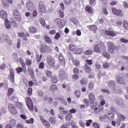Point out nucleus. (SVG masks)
Masks as SVG:
<instances>
[{
    "label": "nucleus",
    "mask_w": 128,
    "mask_h": 128,
    "mask_svg": "<svg viewBox=\"0 0 128 128\" xmlns=\"http://www.w3.org/2000/svg\"><path fill=\"white\" fill-rule=\"evenodd\" d=\"M106 50V47L104 44L102 42H100L99 44H95L94 47V50L96 53L100 54L101 51Z\"/></svg>",
    "instance_id": "nucleus-1"
},
{
    "label": "nucleus",
    "mask_w": 128,
    "mask_h": 128,
    "mask_svg": "<svg viewBox=\"0 0 128 128\" xmlns=\"http://www.w3.org/2000/svg\"><path fill=\"white\" fill-rule=\"evenodd\" d=\"M107 45L108 51L110 53L113 54L115 50L118 51L119 50L118 47L115 45L111 41L107 42Z\"/></svg>",
    "instance_id": "nucleus-2"
},
{
    "label": "nucleus",
    "mask_w": 128,
    "mask_h": 128,
    "mask_svg": "<svg viewBox=\"0 0 128 128\" xmlns=\"http://www.w3.org/2000/svg\"><path fill=\"white\" fill-rule=\"evenodd\" d=\"M25 100L26 104L29 110L32 111H33V106L31 98L29 97H27Z\"/></svg>",
    "instance_id": "nucleus-3"
},
{
    "label": "nucleus",
    "mask_w": 128,
    "mask_h": 128,
    "mask_svg": "<svg viewBox=\"0 0 128 128\" xmlns=\"http://www.w3.org/2000/svg\"><path fill=\"white\" fill-rule=\"evenodd\" d=\"M116 82L118 83L124 84L126 82L125 80V76H124L122 75H119L116 77Z\"/></svg>",
    "instance_id": "nucleus-4"
},
{
    "label": "nucleus",
    "mask_w": 128,
    "mask_h": 128,
    "mask_svg": "<svg viewBox=\"0 0 128 128\" xmlns=\"http://www.w3.org/2000/svg\"><path fill=\"white\" fill-rule=\"evenodd\" d=\"M51 72L48 71V77L51 79V82L54 84H56L58 81V79L56 76H53Z\"/></svg>",
    "instance_id": "nucleus-5"
},
{
    "label": "nucleus",
    "mask_w": 128,
    "mask_h": 128,
    "mask_svg": "<svg viewBox=\"0 0 128 128\" xmlns=\"http://www.w3.org/2000/svg\"><path fill=\"white\" fill-rule=\"evenodd\" d=\"M13 12L14 16L15 18L18 21H20L21 20V18L18 10L17 9L14 10Z\"/></svg>",
    "instance_id": "nucleus-6"
},
{
    "label": "nucleus",
    "mask_w": 128,
    "mask_h": 128,
    "mask_svg": "<svg viewBox=\"0 0 128 128\" xmlns=\"http://www.w3.org/2000/svg\"><path fill=\"white\" fill-rule=\"evenodd\" d=\"M105 33L106 35L111 36L114 37L118 34V33L116 31H110L108 30H106Z\"/></svg>",
    "instance_id": "nucleus-7"
},
{
    "label": "nucleus",
    "mask_w": 128,
    "mask_h": 128,
    "mask_svg": "<svg viewBox=\"0 0 128 128\" xmlns=\"http://www.w3.org/2000/svg\"><path fill=\"white\" fill-rule=\"evenodd\" d=\"M8 108L10 112L13 114H16L17 113V111L16 108L12 104H9Z\"/></svg>",
    "instance_id": "nucleus-8"
},
{
    "label": "nucleus",
    "mask_w": 128,
    "mask_h": 128,
    "mask_svg": "<svg viewBox=\"0 0 128 128\" xmlns=\"http://www.w3.org/2000/svg\"><path fill=\"white\" fill-rule=\"evenodd\" d=\"M88 98L90 104L94 103L96 100V98L94 94L93 93L91 92L89 94Z\"/></svg>",
    "instance_id": "nucleus-9"
},
{
    "label": "nucleus",
    "mask_w": 128,
    "mask_h": 128,
    "mask_svg": "<svg viewBox=\"0 0 128 128\" xmlns=\"http://www.w3.org/2000/svg\"><path fill=\"white\" fill-rule=\"evenodd\" d=\"M54 23H57L58 24V28H61L63 27L64 26V24L62 22V20L59 18H57L54 20Z\"/></svg>",
    "instance_id": "nucleus-10"
},
{
    "label": "nucleus",
    "mask_w": 128,
    "mask_h": 128,
    "mask_svg": "<svg viewBox=\"0 0 128 128\" xmlns=\"http://www.w3.org/2000/svg\"><path fill=\"white\" fill-rule=\"evenodd\" d=\"M26 7L27 9L29 10H32L34 8V6L32 2L28 1L26 4Z\"/></svg>",
    "instance_id": "nucleus-11"
},
{
    "label": "nucleus",
    "mask_w": 128,
    "mask_h": 128,
    "mask_svg": "<svg viewBox=\"0 0 128 128\" xmlns=\"http://www.w3.org/2000/svg\"><path fill=\"white\" fill-rule=\"evenodd\" d=\"M10 72L9 78L11 83L13 84L14 83V70L12 69H10Z\"/></svg>",
    "instance_id": "nucleus-12"
},
{
    "label": "nucleus",
    "mask_w": 128,
    "mask_h": 128,
    "mask_svg": "<svg viewBox=\"0 0 128 128\" xmlns=\"http://www.w3.org/2000/svg\"><path fill=\"white\" fill-rule=\"evenodd\" d=\"M112 12L116 16H120L121 14L122 11L120 10H116L114 8H112Z\"/></svg>",
    "instance_id": "nucleus-13"
},
{
    "label": "nucleus",
    "mask_w": 128,
    "mask_h": 128,
    "mask_svg": "<svg viewBox=\"0 0 128 128\" xmlns=\"http://www.w3.org/2000/svg\"><path fill=\"white\" fill-rule=\"evenodd\" d=\"M59 77L61 80H63L65 78V72L64 70H61L59 72Z\"/></svg>",
    "instance_id": "nucleus-14"
},
{
    "label": "nucleus",
    "mask_w": 128,
    "mask_h": 128,
    "mask_svg": "<svg viewBox=\"0 0 128 128\" xmlns=\"http://www.w3.org/2000/svg\"><path fill=\"white\" fill-rule=\"evenodd\" d=\"M48 65L52 67H54L55 65V62L54 58H51L48 59Z\"/></svg>",
    "instance_id": "nucleus-15"
},
{
    "label": "nucleus",
    "mask_w": 128,
    "mask_h": 128,
    "mask_svg": "<svg viewBox=\"0 0 128 128\" xmlns=\"http://www.w3.org/2000/svg\"><path fill=\"white\" fill-rule=\"evenodd\" d=\"M0 16L3 19H5L7 17V13L4 10H2L0 11Z\"/></svg>",
    "instance_id": "nucleus-16"
},
{
    "label": "nucleus",
    "mask_w": 128,
    "mask_h": 128,
    "mask_svg": "<svg viewBox=\"0 0 128 128\" xmlns=\"http://www.w3.org/2000/svg\"><path fill=\"white\" fill-rule=\"evenodd\" d=\"M5 24L6 28L8 29H10L11 27V24L9 20L7 19L5 20Z\"/></svg>",
    "instance_id": "nucleus-17"
},
{
    "label": "nucleus",
    "mask_w": 128,
    "mask_h": 128,
    "mask_svg": "<svg viewBox=\"0 0 128 128\" xmlns=\"http://www.w3.org/2000/svg\"><path fill=\"white\" fill-rule=\"evenodd\" d=\"M117 115L118 118L121 121H123L126 118L125 116L121 114L118 113Z\"/></svg>",
    "instance_id": "nucleus-18"
},
{
    "label": "nucleus",
    "mask_w": 128,
    "mask_h": 128,
    "mask_svg": "<svg viewBox=\"0 0 128 128\" xmlns=\"http://www.w3.org/2000/svg\"><path fill=\"white\" fill-rule=\"evenodd\" d=\"M88 29L90 30L94 31V32H95L97 30V28L96 26L93 25L89 26Z\"/></svg>",
    "instance_id": "nucleus-19"
},
{
    "label": "nucleus",
    "mask_w": 128,
    "mask_h": 128,
    "mask_svg": "<svg viewBox=\"0 0 128 128\" xmlns=\"http://www.w3.org/2000/svg\"><path fill=\"white\" fill-rule=\"evenodd\" d=\"M39 117L40 120L42 122L44 123L45 126L47 127L48 126V122L47 121L45 120L44 119L42 116H40Z\"/></svg>",
    "instance_id": "nucleus-20"
},
{
    "label": "nucleus",
    "mask_w": 128,
    "mask_h": 128,
    "mask_svg": "<svg viewBox=\"0 0 128 128\" xmlns=\"http://www.w3.org/2000/svg\"><path fill=\"white\" fill-rule=\"evenodd\" d=\"M68 47L69 50L71 52L74 51L76 49V46L74 44H70Z\"/></svg>",
    "instance_id": "nucleus-21"
},
{
    "label": "nucleus",
    "mask_w": 128,
    "mask_h": 128,
    "mask_svg": "<svg viewBox=\"0 0 128 128\" xmlns=\"http://www.w3.org/2000/svg\"><path fill=\"white\" fill-rule=\"evenodd\" d=\"M84 70L86 72L90 73L91 70V68L90 66H89L87 64H85Z\"/></svg>",
    "instance_id": "nucleus-22"
},
{
    "label": "nucleus",
    "mask_w": 128,
    "mask_h": 128,
    "mask_svg": "<svg viewBox=\"0 0 128 128\" xmlns=\"http://www.w3.org/2000/svg\"><path fill=\"white\" fill-rule=\"evenodd\" d=\"M28 70L29 75L31 76L32 78H34V76L33 70L32 69L29 68Z\"/></svg>",
    "instance_id": "nucleus-23"
},
{
    "label": "nucleus",
    "mask_w": 128,
    "mask_h": 128,
    "mask_svg": "<svg viewBox=\"0 0 128 128\" xmlns=\"http://www.w3.org/2000/svg\"><path fill=\"white\" fill-rule=\"evenodd\" d=\"M93 53V51L90 49L84 51V54L85 55H90L92 54Z\"/></svg>",
    "instance_id": "nucleus-24"
},
{
    "label": "nucleus",
    "mask_w": 128,
    "mask_h": 128,
    "mask_svg": "<svg viewBox=\"0 0 128 128\" xmlns=\"http://www.w3.org/2000/svg\"><path fill=\"white\" fill-rule=\"evenodd\" d=\"M40 24L44 27L47 28H48V26H47L43 18H40Z\"/></svg>",
    "instance_id": "nucleus-25"
},
{
    "label": "nucleus",
    "mask_w": 128,
    "mask_h": 128,
    "mask_svg": "<svg viewBox=\"0 0 128 128\" xmlns=\"http://www.w3.org/2000/svg\"><path fill=\"white\" fill-rule=\"evenodd\" d=\"M29 32L31 34L35 33L36 30V29L33 27H30L29 28Z\"/></svg>",
    "instance_id": "nucleus-26"
},
{
    "label": "nucleus",
    "mask_w": 128,
    "mask_h": 128,
    "mask_svg": "<svg viewBox=\"0 0 128 128\" xmlns=\"http://www.w3.org/2000/svg\"><path fill=\"white\" fill-rule=\"evenodd\" d=\"M75 50L76 54H80L82 53L83 49L82 48H80L76 49Z\"/></svg>",
    "instance_id": "nucleus-27"
},
{
    "label": "nucleus",
    "mask_w": 128,
    "mask_h": 128,
    "mask_svg": "<svg viewBox=\"0 0 128 128\" xmlns=\"http://www.w3.org/2000/svg\"><path fill=\"white\" fill-rule=\"evenodd\" d=\"M58 89V88L56 85L54 84L52 85L50 88V90L52 91L57 90Z\"/></svg>",
    "instance_id": "nucleus-28"
},
{
    "label": "nucleus",
    "mask_w": 128,
    "mask_h": 128,
    "mask_svg": "<svg viewBox=\"0 0 128 128\" xmlns=\"http://www.w3.org/2000/svg\"><path fill=\"white\" fill-rule=\"evenodd\" d=\"M59 109L60 110H62L60 112L62 114H65L68 112V111L63 110L64 109V108L60 107Z\"/></svg>",
    "instance_id": "nucleus-29"
},
{
    "label": "nucleus",
    "mask_w": 128,
    "mask_h": 128,
    "mask_svg": "<svg viewBox=\"0 0 128 128\" xmlns=\"http://www.w3.org/2000/svg\"><path fill=\"white\" fill-rule=\"evenodd\" d=\"M86 11L88 12L92 13L93 12V10L89 6H86L85 8Z\"/></svg>",
    "instance_id": "nucleus-30"
},
{
    "label": "nucleus",
    "mask_w": 128,
    "mask_h": 128,
    "mask_svg": "<svg viewBox=\"0 0 128 128\" xmlns=\"http://www.w3.org/2000/svg\"><path fill=\"white\" fill-rule=\"evenodd\" d=\"M123 26L126 30L128 29V22L126 20H124L123 22Z\"/></svg>",
    "instance_id": "nucleus-31"
},
{
    "label": "nucleus",
    "mask_w": 128,
    "mask_h": 128,
    "mask_svg": "<svg viewBox=\"0 0 128 128\" xmlns=\"http://www.w3.org/2000/svg\"><path fill=\"white\" fill-rule=\"evenodd\" d=\"M2 2L3 6L5 8H7L8 6V3L7 0H2Z\"/></svg>",
    "instance_id": "nucleus-32"
},
{
    "label": "nucleus",
    "mask_w": 128,
    "mask_h": 128,
    "mask_svg": "<svg viewBox=\"0 0 128 128\" xmlns=\"http://www.w3.org/2000/svg\"><path fill=\"white\" fill-rule=\"evenodd\" d=\"M94 86V84L92 82L89 83L88 85V90H92Z\"/></svg>",
    "instance_id": "nucleus-33"
},
{
    "label": "nucleus",
    "mask_w": 128,
    "mask_h": 128,
    "mask_svg": "<svg viewBox=\"0 0 128 128\" xmlns=\"http://www.w3.org/2000/svg\"><path fill=\"white\" fill-rule=\"evenodd\" d=\"M72 62L73 64L76 66H79L80 64L79 61L77 60H72Z\"/></svg>",
    "instance_id": "nucleus-34"
},
{
    "label": "nucleus",
    "mask_w": 128,
    "mask_h": 128,
    "mask_svg": "<svg viewBox=\"0 0 128 128\" xmlns=\"http://www.w3.org/2000/svg\"><path fill=\"white\" fill-rule=\"evenodd\" d=\"M14 92V89L12 88H9L8 90V96H10Z\"/></svg>",
    "instance_id": "nucleus-35"
},
{
    "label": "nucleus",
    "mask_w": 128,
    "mask_h": 128,
    "mask_svg": "<svg viewBox=\"0 0 128 128\" xmlns=\"http://www.w3.org/2000/svg\"><path fill=\"white\" fill-rule=\"evenodd\" d=\"M38 11L40 13H45L46 12V10L45 7L38 9Z\"/></svg>",
    "instance_id": "nucleus-36"
},
{
    "label": "nucleus",
    "mask_w": 128,
    "mask_h": 128,
    "mask_svg": "<svg viewBox=\"0 0 128 128\" xmlns=\"http://www.w3.org/2000/svg\"><path fill=\"white\" fill-rule=\"evenodd\" d=\"M72 117V114L71 113H69L66 115L65 119L66 120L69 121L70 120Z\"/></svg>",
    "instance_id": "nucleus-37"
},
{
    "label": "nucleus",
    "mask_w": 128,
    "mask_h": 128,
    "mask_svg": "<svg viewBox=\"0 0 128 128\" xmlns=\"http://www.w3.org/2000/svg\"><path fill=\"white\" fill-rule=\"evenodd\" d=\"M103 56L106 58L107 59H110V56L109 54L106 52H103L102 53Z\"/></svg>",
    "instance_id": "nucleus-38"
},
{
    "label": "nucleus",
    "mask_w": 128,
    "mask_h": 128,
    "mask_svg": "<svg viewBox=\"0 0 128 128\" xmlns=\"http://www.w3.org/2000/svg\"><path fill=\"white\" fill-rule=\"evenodd\" d=\"M2 37L4 41L6 42H8L10 39L9 37L7 36L4 35Z\"/></svg>",
    "instance_id": "nucleus-39"
},
{
    "label": "nucleus",
    "mask_w": 128,
    "mask_h": 128,
    "mask_svg": "<svg viewBox=\"0 0 128 128\" xmlns=\"http://www.w3.org/2000/svg\"><path fill=\"white\" fill-rule=\"evenodd\" d=\"M110 63L104 62L103 64V66L105 68H107L110 66Z\"/></svg>",
    "instance_id": "nucleus-40"
},
{
    "label": "nucleus",
    "mask_w": 128,
    "mask_h": 128,
    "mask_svg": "<svg viewBox=\"0 0 128 128\" xmlns=\"http://www.w3.org/2000/svg\"><path fill=\"white\" fill-rule=\"evenodd\" d=\"M100 1L104 6H106L108 5V0H100Z\"/></svg>",
    "instance_id": "nucleus-41"
},
{
    "label": "nucleus",
    "mask_w": 128,
    "mask_h": 128,
    "mask_svg": "<svg viewBox=\"0 0 128 128\" xmlns=\"http://www.w3.org/2000/svg\"><path fill=\"white\" fill-rule=\"evenodd\" d=\"M45 7V6L42 2H40L39 4V8L38 9H40L42 8H44Z\"/></svg>",
    "instance_id": "nucleus-42"
},
{
    "label": "nucleus",
    "mask_w": 128,
    "mask_h": 128,
    "mask_svg": "<svg viewBox=\"0 0 128 128\" xmlns=\"http://www.w3.org/2000/svg\"><path fill=\"white\" fill-rule=\"evenodd\" d=\"M75 94L77 97H79L80 96V92L79 90H77L75 92Z\"/></svg>",
    "instance_id": "nucleus-43"
},
{
    "label": "nucleus",
    "mask_w": 128,
    "mask_h": 128,
    "mask_svg": "<svg viewBox=\"0 0 128 128\" xmlns=\"http://www.w3.org/2000/svg\"><path fill=\"white\" fill-rule=\"evenodd\" d=\"M49 121L52 124H54L56 122V120L53 117H51L50 118Z\"/></svg>",
    "instance_id": "nucleus-44"
},
{
    "label": "nucleus",
    "mask_w": 128,
    "mask_h": 128,
    "mask_svg": "<svg viewBox=\"0 0 128 128\" xmlns=\"http://www.w3.org/2000/svg\"><path fill=\"white\" fill-rule=\"evenodd\" d=\"M32 61L30 59H28L26 60V65L30 66L32 64Z\"/></svg>",
    "instance_id": "nucleus-45"
},
{
    "label": "nucleus",
    "mask_w": 128,
    "mask_h": 128,
    "mask_svg": "<svg viewBox=\"0 0 128 128\" xmlns=\"http://www.w3.org/2000/svg\"><path fill=\"white\" fill-rule=\"evenodd\" d=\"M59 62L61 66H62L64 67H65L66 65V62L64 60H59Z\"/></svg>",
    "instance_id": "nucleus-46"
},
{
    "label": "nucleus",
    "mask_w": 128,
    "mask_h": 128,
    "mask_svg": "<svg viewBox=\"0 0 128 128\" xmlns=\"http://www.w3.org/2000/svg\"><path fill=\"white\" fill-rule=\"evenodd\" d=\"M10 122L12 125L14 126H15L16 124V122L14 120L11 119L10 120Z\"/></svg>",
    "instance_id": "nucleus-47"
},
{
    "label": "nucleus",
    "mask_w": 128,
    "mask_h": 128,
    "mask_svg": "<svg viewBox=\"0 0 128 128\" xmlns=\"http://www.w3.org/2000/svg\"><path fill=\"white\" fill-rule=\"evenodd\" d=\"M16 72L20 74L21 72L23 70V68L20 67H18L16 68Z\"/></svg>",
    "instance_id": "nucleus-48"
},
{
    "label": "nucleus",
    "mask_w": 128,
    "mask_h": 128,
    "mask_svg": "<svg viewBox=\"0 0 128 128\" xmlns=\"http://www.w3.org/2000/svg\"><path fill=\"white\" fill-rule=\"evenodd\" d=\"M16 106L19 108L22 109L23 108L22 106V104L19 102H16Z\"/></svg>",
    "instance_id": "nucleus-49"
},
{
    "label": "nucleus",
    "mask_w": 128,
    "mask_h": 128,
    "mask_svg": "<svg viewBox=\"0 0 128 128\" xmlns=\"http://www.w3.org/2000/svg\"><path fill=\"white\" fill-rule=\"evenodd\" d=\"M44 67V63L42 62H41L40 64L39 68H40L43 69Z\"/></svg>",
    "instance_id": "nucleus-50"
},
{
    "label": "nucleus",
    "mask_w": 128,
    "mask_h": 128,
    "mask_svg": "<svg viewBox=\"0 0 128 128\" xmlns=\"http://www.w3.org/2000/svg\"><path fill=\"white\" fill-rule=\"evenodd\" d=\"M79 123L81 126L83 128H84L85 124L83 120H81L80 121Z\"/></svg>",
    "instance_id": "nucleus-51"
},
{
    "label": "nucleus",
    "mask_w": 128,
    "mask_h": 128,
    "mask_svg": "<svg viewBox=\"0 0 128 128\" xmlns=\"http://www.w3.org/2000/svg\"><path fill=\"white\" fill-rule=\"evenodd\" d=\"M95 67L96 69L99 70L101 67V66L98 62H96Z\"/></svg>",
    "instance_id": "nucleus-52"
},
{
    "label": "nucleus",
    "mask_w": 128,
    "mask_h": 128,
    "mask_svg": "<svg viewBox=\"0 0 128 128\" xmlns=\"http://www.w3.org/2000/svg\"><path fill=\"white\" fill-rule=\"evenodd\" d=\"M92 122V121L91 120H88L86 123V126H89Z\"/></svg>",
    "instance_id": "nucleus-53"
},
{
    "label": "nucleus",
    "mask_w": 128,
    "mask_h": 128,
    "mask_svg": "<svg viewBox=\"0 0 128 128\" xmlns=\"http://www.w3.org/2000/svg\"><path fill=\"white\" fill-rule=\"evenodd\" d=\"M60 37V35L59 32L56 33L54 37V38L58 40Z\"/></svg>",
    "instance_id": "nucleus-54"
},
{
    "label": "nucleus",
    "mask_w": 128,
    "mask_h": 128,
    "mask_svg": "<svg viewBox=\"0 0 128 128\" xmlns=\"http://www.w3.org/2000/svg\"><path fill=\"white\" fill-rule=\"evenodd\" d=\"M93 126L95 128H100L99 125L96 122H94L92 124Z\"/></svg>",
    "instance_id": "nucleus-55"
},
{
    "label": "nucleus",
    "mask_w": 128,
    "mask_h": 128,
    "mask_svg": "<svg viewBox=\"0 0 128 128\" xmlns=\"http://www.w3.org/2000/svg\"><path fill=\"white\" fill-rule=\"evenodd\" d=\"M120 41L121 42L124 43H127L128 42V40L125 39L123 38H122L121 39H120Z\"/></svg>",
    "instance_id": "nucleus-56"
},
{
    "label": "nucleus",
    "mask_w": 128,
    "mask_h": 128,
    "mask_svg": "<svg viewBox=\"0 0 128 128\" xmlns=\"http://www.w3.org/2000/svg\"><path fill=\"white\" fill-rule=\"evenodd\" d=\"M103 13L105 15H107L108 13V12L107 11L106 9V8H103L102 9Z\"/></svg>",
    "instance_id": "nucleus-57"
},
{
    "label": "nucleus",
    "mask_w": 128,
    "mask_h": 128,
    "mask_svg": "<svg viewBox=\"0 0 128 128\" xmlns=\"http://www.w3.org/2000/svg\"><path fill=\"white\" fill-rule=\"evenodd\" d=\"M73 72L74 74H78L79 72V70L76 67L74 68L73 69Z\"/></svg>",
    "instance_id": "nucleus-58"
},
{
    "label": "nucleus",
    "mask_w": 128,
    "mask_h": 128,
    "mask_svg": "<svg viewBox=\"0 0 128 128\" xmlns=\"http://www.w3.org/2000/svg\"><path fill=\"white\" fill-rule=\"evenodd\" d=\"M109 85L110 87H114L115 86V83L113 81H110L109 83Z\"/></svg>",
    "instance_id": "nucleus-59"
},
{
    "label": "nucleus",
    "mask_w": 128,
    "mask_h": 128,
    "mask_svg": "<svg viewBox=\"0 0 128 128\" xmlns=\"http://www.w3.org/2000/svg\"><path fill=\"white\" fill-rule=\"evenodd\" d=\"M118 2L116 1H112L110 3V4L112 6H113L117 4Z\"/></svg>",
    "instance_id": "nucleus-60"
},
{
    "label": "nucleus",
    "mask_w": 128,
    "mask_h": 128,
    "mask_svg": "<svg viewBox=\"0 0 128 128\" xmlns=\"http://www.w3.org/2000/svg\"><path fill=\"white\" fill-rule=\"evenodd\" d=\"M59 13V17L60 18H62L64 17V14L63 12H62L60 10Z\"/></svg>",
    "instance_id": "nucleus-61"
},
{
    "label": "nucleus",
    "mask_w": 128,
    "mask_h": 128,
    "mask_svg": "<svg viewBox=\"0 0 128 128\" xmlns=\"http://www.w3.org/2000/svg\"><path fill=\"white\" fill-rule=\"evenodd\" d=\"M84 103L86 104L87 106H89L90 103L89 102V101L88 99L86 98H84Z\"/></svg>",
    "instance_id": "nucleus-62"
},
{
    "label": "nucleus",
    "mask_w": 128,
    "mask_h": 128,
    "mask_svg": "<svg viewBox=\"0 0 128 128\" xmlns=\"http://www.w3.org/2000/svg\"><path fill=\"white\" fill-rule=\"evenodd\" d=\"M32 88H29L28 91V95H31L32 94Z\"/></svg>",
    "instance_id": "nucleus-63"
},
{
    "label": "nucleus",
    "mask_w": 128,
    "mask_h": 128,
    "mask_svg": "<svg viewBox=\"0 0 128 128\" xmlns=\"http://www.w3.org/2000/svg\"><path fill=\"white\" fill-rule=\"evenodd\" d=\"M24 126L21 124H18L16 126V128H24Z\"/></svg>",
    "instance_id": "nucleus-64"
}]
</instances>
